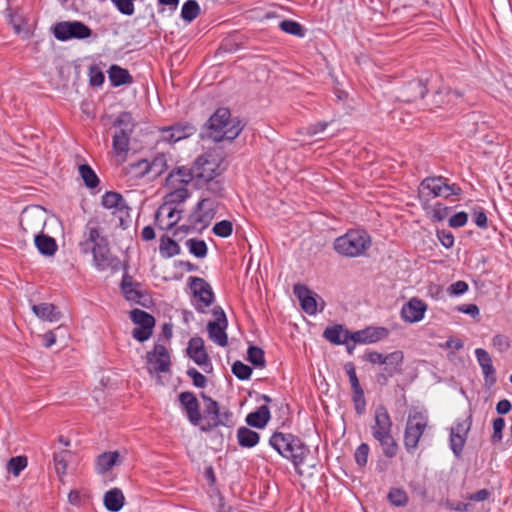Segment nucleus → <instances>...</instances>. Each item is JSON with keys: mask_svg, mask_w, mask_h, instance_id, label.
Here are the masks:
<instances>
[{"mask_svg": "<svg viewBox=\"0 0 512 512\" xmlns=\"http://www.w3.org/2000/svg\"><path fill=\"white\" fill-rule=\"evenodd\" d=\"M426 93V84L420 79H414L400 88L397 98L400 101L411 103L423 99Z\"/></svg>", "mask_w": 512, "mask_h": 512, "instance_id": "nucleus-21", "label": "nucleus"}, {"mask_svg": "<svg viewBox=\"0 0 512 512\" xmlns=\"http://www.w3.org/2000/svg\"><path fill=\"white\" fill-rule=\"evenodd\" d=\"M493 433L490 437L492 444H498L503 439V430L505 428V420L502 417H497L492 422Z\"/></svg>", "mask_w": 512, "mask_h": 512, "instance_id": "nucleus-51", "label": "nucleus"}, {"mask_svg": "<svg viewBox=\"0 0 512 512\" xmlns=\"http://www.w3.org/2000/svg\"><path fill=\"white\" fill-rule=\"evenodd\" d=\"M242 129L241 121L232 118L230 110L222 107L218 108L208 119L201 136L214 142L232 141L238 137Z\"/></svg>", "mask_w": 512, "mask_h": 512, "instance_id": "nucleus-1", "label": "nucleus"}, {"mask_svg": "<svg viewBox=\"0 0 512 512\" xmlns=\"http://www.w3.org/2000/svg\"><path fill=\"white\" fill-rule=\"evenodd\" d=\"M179 402L186 413V416L191 424L198 425L202 420L200 413V405L197 397L190 391H185L179 394Z\"/></svg>", "mask_w": 512, "mask_h": 512, "instance_id": "nucleus-19", "label": "nucleus"}, {"mask_svg": "<svg viewBox=\"0 0 512 512\" xmlns=\"http://www.w3.org/2000/svg\"><path fill=\"white\" fill-rule=\"evenodd\" d=\"M392 420L387 408L384 405H378L374 411V424L371 426L373 437L392 432Z\"/></svg>", "mask_w": 512, "mask_h": 512, "instance_id": "nucleus-22", "label": "nucleus"}, {"mask_svg": "<svg viewBox=\"0 0 512 512\" xmlns=\"http://www.w3.org/2000/svg\"><path fill=\"white\" fill-rule=\"evenodd\" d=\"M269 444L282 457L291 461L297 472L310 452L309 447L291 433L275 432L270 437Z\"/></svg>", "mask_w": 512, "mask_h": 512, "instance_id": "nucleus-2", "label": "nucleus"}, {"mask_svg": "<svg viewBox=\"0 0 512 512\" xmlns=\"http://www.w3.org/2000/svg\"><path fill=\"white\" fill-rule=\"evenodd\" d=\"M154 326H148V328L144 327H135L132 331L133 337L139 342H144L148 340L153 333Z\"/></svg>", "mask_w": 512, "mask_h": 512, "instance_id": "nucleus-64", "label": "nucleus"}, {"mask_svg": "<svg viewBox=\"0 0 512 512\" xmlns=\"http://www.w3.org/2000/svg\"><path fill=\"white\" fill-rule=\"evenodd\" d=\"M215 208V203L212 200L208 198L201 199L197 203L195 211L190 215V222L194 226L200 224L206 227L215 216Z\"/></svg>", "mask_w": 512, "mask_h": 512, "instance_id": "nucleus-17", "label": "nucleus"}, {"mask_svg": "<svg viewBox=\"0 0 512 512\" xmlns=\"http://www.w3.org/2000/svg\"><path fill=\"white\" fill-rule=\"evenodd\" d=\"M449 179L442 176V196L444 198H449L452 195H460L462 193V189L457 184H449Z\"/></svg>", "mask_w": 512, "mask_h": 512, "instance_id": "nucleus-60", "label": "nucleus"}, {"mask_svg": "<svg viewBox=\"0 0 512 512\" xmlns=\"http://www.w3.org/2000/svg\"><path fill=\"white\" fill-rule=\"evenodd\" d=\"M108 78L113 87L129 85L133 83V77L129 71L119 65L113 64L107 71Z\"/></svg>", "mask_w": 512, "mask_h": 512, "instance_id": "nucleus-26", "label": "nucleus"}, {"mask_svg": "<svg viewBox=\"0 0 512 512\" xmlns=\"http://www.w3.org/2000/svg\"><path fill=\"white\" fill-rule=\"evenodd\" d=\"M187 375L192 379L193 385L198 388H204L207 384V378L195 368H189Z\"/></svg>", "mask_w": 512, "mask_h": 512, "instance_id": "nucleus-63", "label": "nucleus"}, {"mask_svg": "<svg viewBox=\"0 0 512 512\" xmlns=\"http://www.w3.org/2000/svg\"><path fill=\"white\" fill-rule=\"evenodd\" d=\"M369 445L366 443H361L355 450L354 458L355 462L359 467H364L367 464L368 456H369Z\"/></svg>", "mask_w": 512, "mask_h": 512, "instance_id": "nucleus-57", "label": "nucleus"}, {"mask_svg": "<svg viewBox=\"0 0 512 512\" xmlns=\"http://www.w3.org/2000/svg\"><path fill=\"white\" fill-rule=\"evenodd\" d=\"M344 370L349 378V382L351 385L352 401L354 404L355 411L358 415H362L366 411V400L364 396V390L361 387L359 379L356 374V368L354 363H345Z\"/></svg>", "mask_w": 512, "mask_h": 512, "instance_id": "nucleus-10", "label": "nucleus"}, {"mask_svg": "<svg viewBox=\"0 0 512 512\" xmlns=\"http://www.w3.org/2000/svg\"><path fill=\"white\" fill-rule=\"evenodd\" d=\"M32 310L35 315L42 320L56 322L61 318V313L57 310V307L51 303L33 305Z\"/></svg>", "mask_w": 512, "mask_h": 512, "instance_id": "nucleus-34", "label": "nucleus"}, {"mask_svg": "<svg viewBox=\"0 0 512 512\" xmlns=\"http://www.w3.org/2000/svg\"><path fill=\"white\" fill-rule=\"evenodd\" d=\"M279 27L282 31L287 34H291L298 37H304L305 31L303 26L294 20H283L280 22Z\"/></svg>", "mask_w": 512, "mask_h": 512, "instance_id": "nucleus-46", "label": "nucleus"}, {"mask_svg": "<svg viewBox=\"0 0 512 512\" xmlns=\"http://www.w3.org/2000/svg\"><path fill=\"white\" fill-rule=\"evenodd\" d=\"M425 211H426L427 215H429L432 220L442 221L448 216V214L450 212V208L440 202H436L433 205H430L428 203V210H425Z\"/></svg>", "mask_w": 512, "mask_h": 512, "instance_id": "nucleus-45", "label": "nucleus"}, {"mask_svg": "<svg viewBox=\"0 0 512 512\" xmlns=\"http://www.w3.org/2000/svg\"><path fill=\"white\" fill-rule=\"evenodd\" d=\"M189 252L197 258H204L208 253V247L204 240L191 238L186 241Z\"/></svg>", "mask_w": 512, "mask_h": 512, "instance_id": "nucleus-43", "label": "nucleus"}, {"mask_svg": "<svg viewBox=\"0 0 512 512\" xmlns=\"http://www.w3.org/2000/svg\"><path fill=\"white\" fill-rule=\"evenodd\" d=\"M89 81L90 85L94 87H99L104 83L105 76L102 70L97 65H92L89 67Z\"/></svg>", "mask_w": 512, "mask_h": 512, "instance_id": "nucleus-58", "label": "nucleus"}, {"mask_svg": "<svg viewBox=\"0 0 512 512\" xmlns=\"http://www.w3.org/2000/svg\"><path fill=\"white\" fill-rule=\"evenodd\" d=\"M200 13V7L196 0L186 1L181 9V17L187 22H192Z\"/></svg>", "mask_w": 512, "mask_h": 512, "instance_id": "nucleus-44", "label": "nucleus"}, {"mask_svg": "<svg viewBox=\"0 0 512 512\" xmlns=\"http://www.w3.org/2000/svg\"><path fill=\"white\" fill-rule=\"evenodd\" d=\"M388 499L398 507L405 506L408 503L407 493L400 488H392L388 493Z\"/></svg>", "mask_w": 512, "mask_h": 512, "instance_id": "nucleus-49", "label": "nucleus"}, {"mask_svg": "<svg viewBox=\"0 0 512 512\" xmlns=\"http://www.w3.org/2000/svg\"><path fill=\"white\" fill-rule=\"evenodd\" d=\"M196 131L197 128L189 122L176 123L160 130L161 140L167 143H176L194 135Z\"/></svg>", "mask_w": 512, "mask_h": 512, "instance_id": "nucleus-14", "label": "nucleus"}, {"mask_svg": "<svg viewBox=\"0 0 512 512\" xmlns=\"http://www.w3.org/2000/svg\"><path fill=\"white\" fill-rule=\"evenodd\" d=\"M212 231L216 236L227 238L232 234L233 224L229 220H222L214 225Z\"/></svg>", "mask_w": 512, "mask_h": 512, "instance_id": "nucleus-55", "label": "nucleus"}, {"mask_svg": "<svg viewBox=\"0 0 512 512\" xmlns=\"http://www.w3.org/2000/svg\"><path fill=\"white\" fill-rule=\"evenodd\" d=\"M374 439L379 442L380 446L382 447L383 454L386 457L393 458L396 456L398 445L392 436V432L376 436Z\"/></svg>", "mask_w": 512, "mask_h": 512, "instance_id": "nucleus-38", "label": "nucleus"}, {"mask_svg": "<svg viewBox=\"0 0 512 512\" xmlns=\"http://www.w3.org/2000/svg\"><path fill=\"white\" fill-rule=\"evenodd\" d=\"M471 425H472V415L469 414V416L466 417L465 419H462V420L458 419L455 422L454 426L451 427L450 432L467 438L468 433L471 429Z\"/></svg>", "mask_w": 512, "mask_h": 512, "instance_id": "nucleus-47", "label": "nucleus"}, {"mask_svg": "<svg viewBox=\"0 0 512 512\" xmlns=\"http://www.w3.org/2000/svg\"><path fill=\"white\" fill-rule=\"evenodd\" d=\"M231 370L239 380H248L252 374V368L239 360L233 363Z\"/></svg>", "mask_w": 512, "mask_h": 512, "instance_id": "nucleus-53", "label": "nucleus"}, {"mask_svg": "<svg viewBox=\"0 0 512 512\" xmlns=\"http://www.w3.org/2000/svg\"><path fill=\"white\" fill-rule=\"evenodd\" d=\"M118 463H120L118 451L104 452L97 457L95 468L98 474H105Z\"/></svg>", "mask_w": 512, "mask_h": 512, "instance_id": "nucleus-29", "label": "nucleus"}, {"mask_svg": "<svg viewBox=\"0 0 512 512\" xmlns=\"http://www.w3.org/2000/svg\"><path fill=\"white\" fill-rule=\"evenodd\" d=\"M159 251L163 257L171 258L180 254L181 248L176 241L164 235L160 239Z\"/></svg>", "mask_w": 512, "mask_h": 512, "instance_id": "nucleus-39", "label": "nucleus"}, {"mask_svg": "<svg viewBox=\"0 0 512 512\" xmlns=\"http://www.w3.org/2000/svg\"><path fill=\"white\" fill-rule=\"evenodd\" d=\"M93 253V262L99 271L111 270L116 272L120 269L121 261L112 255L108 240H101L96 246L90 249Z\"/></svg>", "mask_w": 512, "mask_h": 512, "instance_id": "nucleus-8", "label": "nucleus"}, {"mask_svg": "<svg viewBox=\"0 0 512 512\" xmlns=\"http://www.w3.org/2000/svg\"><path fill=\"white\" fill-rule=\"evenodd\" d=\"M189 287L193 296L197 299L195 309L200 313H205L215 299L211 285L203 278L191 276L189 277Z\"/></svg>", "mask_w": 512, "mask_h": 512, "instance_id": "nucleus-7", "label": "nucleus"}, {"mask_svg": "<svg viewBox=\"0 0 512 512\" xmlns=\"http://www.w3.org/2000/svg\"><path fill=\"white\" fill-rule=\"evenodd\" d=\"M389 335V330L385 327L369 326L362 330L351 332L348 336L355 344H372L379 342Z\"/></svg>", "mask_w": 512, "mask_h": 512, "instance_id": "nucleus-16", "label": "nucleus"}, {"mask_svg": "<svg viewBox=\"0 0 512 512\" xmlns=\"http://www.w3.org/2000/svg\"><path fill=\"white\" fill-rule=\"evenodd\" d=\"M171 191L166 195V203L179 204L184 202L189 192L185 186L175 185V187H168Z\"/></svg>", "mask_w": 512, "mask_h": 512, "instance_id": "nucleus-42", "label": "nucleus"}, {"mask_svg": "<svg viewBox=\"0 0 512 512\" xmlns=\"http://www.w3.org/2000/svg\"><path fill=\"white\" fill-rule=\"evenodd\" d=\"M85 236L86 239L80 243V249L84 254H87L92 246H96V244H99L101 240H107L105 237L100 235L98 227L91 226L90 223L86 226Z\"/></svg>", "mask_w": 512, "mask_h": 512, "instance_id": "nucleus-36", "label": "nucleus"}, {"mask_svg": "<svg viewBox=\"0 0 512 512\" xmlns=\"http://www.w3.org/2000/svg\"><path fill=\"white\" fill-rule=\"evenodd\" d=\"M271 418L270 409L267 405H261L254 412L249 413L246 416V423L250 427L263 429Z\"/></svg>", "mask_w": 512, "mask_h": 512, "instance_id": "nucleus-28", "label": "nucleus"}, {"mask_svg": "<svg viewBox=\"0 0 512 512\" xmlns=\"http://www.w3.org/2000/svg\"><path fill=\"white\" fill-rule=\"evenodd\" d=\"M350 334L351 332L345 330L342 325L329 326L323 332L324 338L335 345L347 344L351 340L348 337Z\"/></svg>", "mask_w": 512, "mask_h": 512, "instance_id": "nucleus-30", "label": "nucleus"}, {"mask_svg": "<svg viewBox=\"0 0 512 512\" xmlns=\"http://www.w3.org/2000/svg\"><path fill=\"white\" fill-rule=\"evenodd\" d=\"M295 296L300 301L302 309L309 315H315L318 311V301L321 300L320 311L324 308V301L316 293L303 284H295L293 288Z\"/></svg>", "mask_w": 512, "mask_h": 512, "instance_id": "nucleus-12", "label": "nucleus"}, {"mask_svg": "<svg viewBox=\"0 0 512 512\" xmlns=\"http://www.w3.org/2000/svg\"><path fill=\"white\" fill-rule=\"evenodd\" d=\"M53 34L59 41H68L86 39L92 35V30L80 21H62L54 25Z\"/></svg>", "mask_w": 512, "mask_h": 512, "instance_id": "nucleus-6", "label": "nucleus"}, {"mask_svg": "<svg viewBox=\"0 0 512 512\" xmlns=\"http://www.w3.org/2000/svg\"><path fill=\"white\" fill-rule=\"evenodd\" d=\"M101 204L106 209H115L114 213L120 214V225L124 228L126 227L124 216L129 217L130 207L120 193L115 191L105 192L101 197Z\"/></svg>", "mask_w": 512, "mask_h": 512, "instance_id": "nucleus-15", "label": "nucleus"}, {"mask_svg": "<svg viewBox=\"0 0 512 512\" xmlns=\"http://www.w3.org/2000/svg\"><path fill=\"white\" fill-rule=\"evenodd\" d=\"M20 226L25 233L36 234L43 232L45 217L37 208L25 209L20 218Z\"/></svg>", "mask_w": 512, "mask_h": 512, "instance_id": "nucleus-13", "label": "nucleus"}, {"mask_svg": "<svg viewBox=\"0 0 512 512\" xmlns=\"http://www.w3.org/2000/svg\"><path fill=\"white\" fill-rule=\"evenodd\" d=\"M194 176L193 170L186 169L185 167L173 170L166 178L167 187H175V185H186L192 180Z\"/></svg>", "mask_w": 512, "mask_h": 512, "instance_id": "nucleus-32", "label": "nucleus"}, {"mask_svg": "<svg viewBox=\"0 0 512 512\" xmlns=\"http://www.w3.org/2000/svg\"><path fill=\"white\" fill-rule=\"evenodd\" d=\"M466 439V437L456 435L450 432V448L455 456L459 457L461 455L464 445L466 443Z\"/></svg>", "mask_w": 512, "mask_h": 512, "instance_id": "nucleus-59", "label": "nucleus"}, {"mask_svg": "<svg viewBox=\"0 0 512 512\" xmlns=\"http://www.w3.org/2000/svg\"><path fill=\"white\" fill-rule=\"evenodd\" d=\"M27 466V458L25 456L12 457L7 464L8 472L18 476Z\"/></svg>", "mask_w": 512, "mask_h": 512, "instance_id": "nucleus-50", "label": "nucleus"}, {"mask_svg": "<svg viewBox=\"0 0 512 512\" xmlns=\"http://www.w3.org/2000/svg\"><path fill=\"white\" fill-rule=\"evenodd\" d=\"M238 444L243 448H252L259 443L260 435L258 432L251 430L245 426H241L237 430Z\"/></svg>", "mask_w": 512, "mask_h": 512, "instance_id": "nucleus-37", "label": "nucleus"}, {"mask_svg": "<svg viewBox=\"0 0 512 512\" xmlns=\"http://www.w3.org/2000/svg\"><path fill=\"white\" fill-rule=\"evenodd\" d=\"M79 174L84 181V184L90 188L94 189L99 185V178L96 175L95 171L88 164H81L78 168Z\"/></svg>", "mask_w": 512, "mask_h": 512, "instance_id": "nucleus-40", "label": "nucleus"}, {"mask_svg": "<svg viewBox=\"0 0 512 512\" xmlns=\"http://www.w3.org/2000/svg\"><path fill=\"white\" fill-rule=\"evenodd\" d=\"M492 346L500 353L507 352L511 348V340L507 335L496 334L492 338Z\"/></svg>", "mask_w": 512, "mask_h": 512, "instance_id": "nucleus-54", "label": "nucleus"}, {"mask_svg": "<svg viewBox=\"0 0 512 512\" xmlns=\"http://www.w3.org/2000/svg\"><path fill=\"white\" fill-rule=\"evenodd\" d=\"M140 165H144V172H148L153 178L159 177L168 169L167 159L163 153L157 154L151 161L141 159Z\"/></svg>", "mask_w": 512, "mask_h": 512, "instance_id": "nucleus-25", "label": "nucleus"}, {"mask_svg": "<svg viewBox=\"0 0 512 512\" xmlns=\"http://www.w3.org/2000/svg\"><path fill=\"white\" fill-rule=\"evenodd\" d=\"M404 354L402 351H394L386 355L383 370L388 372V375H396L401 373Z\"/></svg>", "mask_w": 512, "mask_h": 512, "instance_id": "nucleus-35", "label": "nucleus"}, {"mask_svg": "<svg viewBox=\"0 0 512 512\" xmlns=\"http://www.w3.org/2000/svg\"><path fill=\"white\" fill-rule=\"evenodd\" d=\"M247 359L256 367L265 366L264 351L257 346H250L248 348Z\"/></svg>", "mask_w": 512, "mask_h": 512, "instance_id": "nucleus-48", "label": "nucleus"}, {"mask_svg": "<svg viewBox=\"0 0 512 512\" xmlns=\"http://www.w3.org/2000/svg\"><path fill=\"white\" fill-rule=\"evenodd\" d=\"M118 11L124 15H133L135 8L133 0H111Z\"/></svg>", "mask_w": 512, "mask_h": 512, "instance_id": "nucleus-62", "label": "nucleus"}, {"mask_svg": "<svg viewBox=\"0 0 512 512\" xmlns=\"http://www.w3.org/2000/svg\"><path fill=\"white\" fill-rule=\"evenodd\" d=\"M451 94H454L456 97H460L461 96V93L458 92L457 90L452 91L449 88H443V89H440V90H438V91H436L434 93V95H433V98H434L433 103L436 106L440 107L443 104L448 103L450 101L449 97L451 96Z\"/></svg>", "mask_w": 512, "mask_h": 512, "instance_id": "nucleus-52", "label": "nucleus"}, {"mask_svg": "<svg viewBox=\"0 0 512 512\" xmlns=\"http://www.w3.org/2000/svg\"><path fill=\"white\" fill-rule=\"evenodd\" d=\"M113 126L117 128L112 141V148L116 156L126 157L130 149V137L135 128V122L130 112H121Z\"/></svg>", "mask_w": 512, "mask_h": 512, "instance_id": "nucleus-4", "label": "nucleus"}, {"mask_svg": "<svg viewBox=\"0 0 512 512\" xmlns=\"http://www.w3.org/2000/svg\"><path fill=\"white\" fill-rule=\"evenodd\" d=\"M147 362L157 373L168 372L171 361L167 348L162 344H155L153 351L147 353Z\"/></svg>", "mask_w": 512, "mask_h": 512, "instance_id": "nucleus-18", "label": "nucleus"}, {"mask_svg": "<svg viewBox=\"0 0 512 512\" xmlns=\"http://www.w3.org/2000/svg\"><path fill=\"white\" fill-rule=\"evenodd\" d=\"M426 310V303L417 297H413L402 306L401 318L407 323H416L424 318Z\"/></svg>", "mask_w": 512, "mask_h": 512, "instance_id": "nucleus-20", "label": "nucleus"}, {"mask_svg": "<svg viewBox=\"0 0 512 512\" xmlns=\"http://www.w3.org/2000/svg\"><path fill=\"white\" fill-rule=\"evenodd\" d=\"M188 356L199 366H210L211 362L208 353L204 347V341L201 337H192L187 347Z\"/></svg>", "mask_w": 512, "mask_h": 512, "instance_id": "nucleus-23", "label": "nucleus"}, {"mask_svg": "<svg viewBox=\"0 0 512 512\" xmlns=\"http://www.w3.org/2000/svg\"><path fill=\"white\" fill-rule=\"evenodd\" d=\"M219 159L212 153L200 155L195 160L192 170L194 176L203 180H212L219 175Z\"/></svg>", "mask_w": 512, "mask_h": 512, "instance_id": "nucleus-9", "label": "nucleus"}, {"mask_svg": "<svg viewBox=\"0 0 512 512\" xmlns=\"http://www.w3.org/2000/svg\"><path fill=\"white\" fill-rule=\"evenodd\" d=\"M125 502L123 492L119 488H113L104 495V505L110 512H118L122 509Z\"/></svg>", "mask_w": 512, "mask_h": 512, "instance_id": "nucleus-33", "label": "nucleus"}, {"mask_svg": "<svg viewBox=\"0 0 512 512\" xmlns=\"http://www.w3.org/2000/svg\"><path fill=\"white\" fill-rule=\"evenodd\" d=\"M371 246L369 234L362 229L348 230L344 235L334 241L335 251L345 257H358L363 255Z\"/></svg>", "mask_w": 512, "mask_h": 512, "instance_id": "nucleus-3", "label": "nucleus"}, {"mask_svg": "<svg viewBox=\"0 0 512 512\" xmlns=\"http://www.w3.org/2000/svg\"><path fill=\"white\" fill-rule=\"evenodd\" d=\"M131 320L138 325V327L148 328V326H155V318L148 312L141 309H133L130 312Z\"/></svg>", "mask_w": 512, "mask_h": 512, "instance_id": "nucleus-41", "label": "nucleus"}, {"mask_svg": "<svg viewBox=\"0 0 512 512\" xmlns=\"http://www.w3.org/2000/svg\"><path fill=\"white\" fill-rule=\"evenodd\" d=\"M233 425V413L227 408H219L216 414L207 419V427H202V430L210 431L219 426L232 427Z\"/></svg>", "mask_w": 512, "mask_h": 512, "instance_id": "nucleus-24", "label": "nucleus"}, {"mask_svg": "<svg viewBox=\"0 0 512 512\" xmlns=\"http://www.w3.org/2000/svg\"><path fill=\"white\" fill-rule=\"evenodd\" d=\"M442 176H429L424 178L418 188V198L422 208L428 210V202L431 198L442 196Z\"/></svg>", "mask_w": 512, "mask_h": 512, "instance_id": "nucleus-11", "label": "nucleus"}, {"mask_svg": "<svg viewBox=\"0 0 512 512\" xmlns=\"http://www.w3.org/2000/svg\"><path fill=\"white\" fill-rule=\"evenodd\" d=\"M201 397L205 402L204 415L207 420L210 418V416L217 413V410L220 408V406L217 401L204 393H201Z\"/></svg>", "mask_w": 512, "mask_h": 512, "instance_id": "nucleus-61", "label": "nucleus"}, {"mask_svg": "<svg viewBox=\"0 0 512 512\" xmlns=\"http://www.w3.org/2000/svg\"><path fill=\"white\" fill-rule=\"evenodd\" d=\"M428 424L427 417L416 412L409 415L404 432V445L408 452L415 450Z\"/></svg>", "mask_w": 512, "mask_h": 512, "instance_id": "nucleus-5", "label": "nucleus"}, {"mask_svg": "<svg viewBox=\"0 0 512 512\" xmlns=\"http://www.w3.org/2000/svg\"><path fill=\"white\" fill-rule=\"evenodd\" d=\"M228 324H222L219 322H208L207 332L210 340L215 344L225 347L228 345V336L226 333Z\"/></svg>", "mask_w": 512, "mask_h": 512, "instance_id": "nucleus-31", "label": "nucleus"}, {"mask_svg": "<svg viewBox=\"0 0 512 512\" xmlns=\"http://www.w3.org/2000/svg\"><path fill=\"white\" fill-rule=\"evenodd\" d=\"M70 456L69 451H62L60 453H55L53 460L56 473L58 475H64L67 469V457Z\"/></svg>", "mask_w": 512, "mask_h": 512, "instance_id": "nucleus-56", "label": "nucleus"}, {"mask_svg": "<svg viewBox=\"0 0 512 512\" xmlns=\"http://www.w3.org/2000/svg\"><path fill=\"white\" fill-rule=\"evenodd\" d=\"M34 244L39 253L43 256H53L58 250L56 240L43 232L35 235Z\"/></svg>", "mask_w": 512, "mask_h": 512, "instance_id": "nucleus-27", "label": "nucleus"}]
</instances>
